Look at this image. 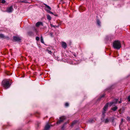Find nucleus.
<instances>
[{
  "label": "nucleus",
  "mask_w": 130,
  "mask_h": 130,
  "mask_svg": "<svg viewBox=\"0 0 130 130\" xmlns=\"http://www.w3.org/2000/svg\"><path fill=\"white\" fill-rule=\"evenodd\" d=\"M69 103H65V106L66 107H68L69 106Z\"/></svg>",
  "instance_id": "nucleus-22"
},
{
  "label": "nucleus",
  "mask_w": 130,
  "mask_h": 130,
  "mask_svg": "<svg viewBox=\"0 0 130 130\" xmlns=\"http://www.w3.org/2000/svg\"><path fill=\"white\" fill-rule=\"evenodd\" d=\"M2 84L3 87L6 89L9 88L10 85L9 81L7 79L4 80L2 82Z\"/></svg>",
  "instance_id": "nucleus-1"
},
{
  "label": "nucleus",
  "mask_w": 130,
  "mask_h": 130,
  "mask_svg": "<svg viewBox=\"0 0 130 130\" xmlns=\"http://www.w3.org/2000/svg\"><path fill=\"white\" fill-rule=\"evenodd\" d=\"M41 43H44V42L43 41V37L42 36H41Z\"/></svg>",
  "instance_id": "nucleus-16"
},
{
  "label": "nucleus",
  "mask_w": 130,
  "mask_h": 130,
  "mask_svg": "<svg viewBox=\"0 0 130 130\" xmlns=\"http://www.w3.org/2000/svg\"><path fill=\"white\" fill-rule=\"evenodd\" d=\"M104 95H103L102 96H101V98H102V97H104Z\"/></svg>",
  "instance_id": "nucleus-32"
},
{
  "label": "nucleus",
  "mask_w": 130,
  "mask_h": 130,
  "mask_svg": "<svg viewBox=\"0 0 130 130\" xmlns=\"http://www.w3.org/2000/svg\"><path fill=\"white\" fill-rule=\"evenodd\" d=\"M117 109V106H115L111 108V109L113 111H116Z\"/></svg>",
  "instance_id": "nucleus-12"
},
{
  "label": "nucleus",
  "mask_w": 130,
  "mask_h": 130,
  "mask_svg": "<svg viewBox=\"0 0 130 130\" xmlns=\"http://www.w3.org/2000/svg\"><path fill=\"white\" fill-rule=\"evenodd\" d=\"M47 19L48 20H51V18L50 16V15L49 14H48L47 15Z\"/></svg>",
  "instance_id": "nucleus-13"
},
{
  "label": "nucleus",
  "mask_w": 130,
  "mask_h": 130,
  "mask_svg": "<svg viewBox=\"0 0 130 130\" xmlns=\"http://www.w3.org/2000/svg\"><path fill=\"white\" fill-rule=\"evenodd\" d=\"M76 122V121H74L72 123V126L74 124H75Z\"/></svg>",
  "instance_id": "nucleus-24"
},
{
  "label": "nucleus",
  "mask_w": 130,
  "mask_h": 130,
  "mask_svg": "<svg viewBox=\"0 0 130 130\" xmlns=\"http://www.w3.org/2000/svg\"><path fill=\"white\" fill-rule=\"evenodd\" d=\"M108 103H106L105 105V106L103 108L104 111L103 112V114L104 115L105 113V112L108 108Z\"/></svg>",
  "instance_id": "nucleus-5"
},
{
  "label": "nucleus",
  "mask_w": 130,
  "mask_h": 130,
  "mask_svg": "<svg viewBox=\"0 0 130 130\" xmlns=\"http://www.w3.org/2000/svg\"><path fill=\"white\" fill-rule=\"evenodd\" d=\"M50 127V126L47 123L45 126V130H48L49 129Z\"/></svg>",
  "instance_id": "nucleus-9"
},
{
  "label": "nucleus",
  "mask_w": 130,
  "mask_h": 130,
  "mask_svg": "<svg viewBox=\"0 0 130 130\" xmlns=\"http://www.w3.org/2000/svg\"><path fill=\"white\" fill-rule=\"evenodd\" d=\"M62 47L64 48H65L67 47V44L65 42H63L62 43Z\"/></svg>",
  "instance_id": "nucleus-11"
},
{
  "label": "nucleus",
  "mask_w": 130,
  "mask_h": 130,
  "mask_svg": "<svg viewBox=\"0 0 130 130\" xmlns=\"http://www.w3.org/2000/svg\"><path fill=\"white\" fill-rule=\"evenodd\" d=\"M97 24L99 26H101V22L99 20H98L97 21Z\"/></svg>",
  "instance_id": "nucleus-14"
},
{
  "label": "nucleus",
  "mask_w": 130,
  "mask_h": 130,
  "mask_svg": "<svg viewBox=\"0 0 130 130\" xmlns=\"http://www.w3.org/2000/svg\"><path fill=\"white\" fill-rule=\"evenodd\" d=\"M109 120L107 118L106 119L105 121V123H107L109 122Z\"/></svg>",
  "instance_id": "nucleus-17"
},
{
  "label": "nucleus",
  "mask_w": 130,
  "mask_h": 130,
  "mask_svg": "<svg viewBox=\"0 0 130 130\" xmlns=\"http://www.w3.org/2000/svg\"><path fill=\"white\" fill-rule=\"evenodd\" d=\"M4 35L3 34H0V37L1 38H4Z\"/></svg>",
  "instance_id": "nucleus-19"
},
{
  "label": "nucleus",
  "mask_w": 130,
  "mask_h": 130,
  "mask_svg": "<svg viewBox=\"0 0 130 130\" xmlns=\"http://www.w3.org/2000/svg\"><path fill=\"white\" fill-rule=\"evenodd\" d=\"M113 47L114 48L117 49H119L121 47V44L119 41H116L113 43Z\"/></svg>",
  "instance_id": "nucleus-2"
},
{
  "label": "nucleus",
  "mask_w": 130,
  "mask_h": 130,
  "mask_svg": "<svg viewBox=\"0 0 130 130\" xmlns=\"http://www.w3.org/2000/svg\"><path fill=\"white\" fill-rule=\"evenodd\" d=\"M51 26L52 27H54L55 26L53 24H51Z\"/></svg>",
  "instance_id": "nucleus-27"
},
{
  "label": "nucleus",
  "mask_w": 130,
  "mask_h": 130,
  "mask_svg": "<svg viewBox=\"0 0 130 130\" xmlns=\"http://www.w3.org/2000/svg\"><path fill=\"white\" fill-rule=\"evenodd\" d=\"M55 26L54 27L56 28L58 27V26H57L56 25H54Z\"/></svg>",
  "instance_id": "nucleus-30"
},
{
  "label": "nucleus",
  "mask_w": 130,
  "mask_h": 130,
  "mask_svg": "<svg viewBox=\"0 0 130 130\" xmlns=\"http://www.w3.org/2000/svg\"><path fill=\"white\" fill-rule=\"evenodd\" d=\"M49 13L50 14H53V12L51 11H49Z\"/></svg>",
  "instance_id": "nucleus-28"
},
{
  "label": "nucleus",
  "mask_w": 130,
  "mask_h": 130,
  "mask_svg": "<svg viewBox=\"0 0 130 130\" xmlns=\"http://www.w3.org/2000/svg\"><path fill=\"white\" fill-rule=\"evenodd\" d=\"M128 130H130V129H129Z\"/></svg>",
  "instance_id": "nucleus-34"
},
{
  "label": "nucleus",
  "mask_w": 130,
  "mask_h": 130,
  "mask_svg": "<svg viewBox=\"0 0 130 130\" xmlns=\"http://www.w3.org/2000/svg\"><path fill=\"white\" fill-rule=\"evenodd\" d=\"M123 121V119H121V122H122Z\"/></svg>",
  "instance_id": "nucleus-33"
},
{
  "label": "nucleus",
  "mask_w": 130,
  "mask_h": 130,
  "mask_svg": "<svg viewBox=\"0 0 130 130\" xmlns=\"http://www.w3.org/2000/svg\"><path fill=\"white\" fill-rule=\"evenodd\" d=\"M127 99L128 100V102L130 101V95L128 96Z\"/></svg>",
  "instance_id": "nucleus-21"
},
{
  "label": "nucleus",
  "mask_w": 130,
  "mask_h": 130,
  "mask_svg": "<svg viewBox=\"0 0 130 130\" xmlns=\"http://www.w3.org/2000/svg\"><path fill=\"white\" fill-rule=\"evenodd\" d=\"M79 9L80 11H83L85 10V8L81 6L79 7Z\"/></svg>",
  "instance_id": "nucleus-10"
},
{
  "label": "nucleus",
  "mask_w": 130,
  "mask_h": 130,
  "mask_svg": "<svg viewBox=\"0 0 130 130\" xmlns=\"http://www.w3.org/2000/svg\"><path fill=\"white\" fill-rule=\"evenodd\" d=\"M127 120L130 121V117H129L127 116Z\"/></svg>",
  "instance_id": "nucleus-23"
},
{
  "label": "nucleus",
  "mask_w": 130,
  "mask_h": 130,
  "mask_svg": "<svg viewBox=\"0 0 130 130\" xmlns=\"http://www.w3.org/2000/svg\"><path fill=\"white\" fill-rule=\"evenodd\" d=\"M46 8H48V9H49L50 10L51 9V8L50 7H49L47 5L46 6Z\"/></svg>",
  "instance_id": "nucleus-25"
},
{
  "label": "nucleus",
  "mask_w": 130,
  "mask_h": 130,
  "mask_svg": "<svg viewBox=\"0 0 130 130\" xmlns=\"http://www.w3.org/2000/svg\"><path fill=\"white\" fill-rule=\"evenodd\" d=\"M36 26L37 27H39L40 26H43V23L41 22H37L36 24Z\"/></svg>",
  "instance_id": "nucleus-6"
},
{
  "label": "nucleus",
  "mask_w": 130,
  "mask_h": 130,
  "mask_svg": "<svg viewBox=\"0 0 130 130\" xmlns=\"http://www.w3.org/2000/svg\"><path fill=\"white\" fill-rule=\"evenodd\" d=\"M13 39L17 41H19L21 40V38L19 37L15 36L13 37Z\"/></svg>",
  "instance_id": "nucleus-7"
},
{
  "label": "nucleus",
  "mask_w": 130,
  "mask_h": 130,
  "mask_svg": "<svg viewBox=\"0 0 130 130\" xmlns=\"http://www.w3.org/2000/svg\"><path fill=\"white\" fill-rule=\"evenodd\" d=\"M66 117L64 116H62L60 117L59 120L58 121L57 123V124H59L62 122L65 119Z\"/></svg>",
  "instance_id": "nucleus-3"
},
{
  "label": "nucleus",
  "mask_w": 130,
  "mask_h": 130,
  "mask_svg": "<svg viewBox=\"0 0 130 130\" xmlns=\"http://www.w3.org/2000/svg\"><path fill=\"white\" fill-rule=\"evenodd\" d=\"M13 10L12 6H11L7 8L6 9V11L8 12H11Z\"/></svg>",
  "instance_id": "nucleus-4"
},
{
  "label": "nucleus",
  "mask_w": 130,
  "mask_h": 130,
  "mask_svg": "<svg viewBox=\"0 0 130 130\" xmlns=\"http://www.w3.org/2000/svg\"><path fill=\"white\" fill-rule=\"evenodd\" d=\"M47 51L48 53L50 54H51L52 52L51 51L49 50H47Z\"/></svg>",
  "instance_id": "nucleus-20"
},
{
  "label": "nucleus",
  "mask_w": 130,
  "mask_h": 130,
  "mask_svg": "<svg viewBox=\"0 0 130 130\" xmlns=\"http://www.w3.org/2000/svg\"><path fill=\"white\" fill-rule=\"evenodd\" d=\"M28 34L29 36H31L32 34V32L30 31H29L28 32Z\"/></svg>",
  "instance_id": "nucleus-15"
},
{
  "label": "nucleus",
  "mask_w": 130,
  "mask_h": 130,
  "mask_svg": "<svg viewBox=\"0 0 130 130\" xmlns=\"http://www.w3.org/2000/svg\"><path fill=\"white\" fill-rule=\"evenodd\" d=\"M93 120H90V121H89L90 122H93Z\"/></svg>",
  "instance_id": "nucleus-29"
},
{
  "label": "nucleus",
  "mask_w": 130,
  "mask_h": 130,
  "mask_svg": "<svg viewBox=\"0 0 130 130\" xmlns=\"http://www.w3.org/2000/svg\"><path fill=\"white\" fill-rule=\"evenodd\" d=\"M6 1L5 0H2L1 1V3L3 4H4L5 3Z\"/></svg>",
  "instance_id": "nucleus-18"
},
{
  "label": "nucleus",
  "mask_w": 130,
  "mask_h": 130,
  "mask_svg": "<svg viewBox=\"0 0 130 130\" xmlns=\"http://www.w3.org/2000/svg\"><path fill=\"white\" fill-rule=\"evenodd\" d=\"M36 40L37 41H38L39 40V38L38 37H36Z\"/></svg>",
  "instance_id": "nucleus-26"
},
{
  "label": "nucleus",
  "mask_w": 130,
  "mask_h": 130,
  "mask_svg": "<svg viewBox=\"0 0 130 130\" xmlns=\"http://www.w3.org/2000/svg\"><path fill=\"white\" fill-rule=\"evenodd\" d=\"M118 101V100L117 99H115L113 100V102H110V106H111V105H112L113 104H114L116 103Z\"/></svg>",
  "instance_id": "nucleus-8"
},
{
  "label": "nucleus",
  "mask_w": 130,
  "mask_h": 130,
  "mask_svg": "<svg viewBox=\"0 0 130 130\" xmlns=\"http://www.w3.org/2000/svg\"><path fill=\"white\" fill-rule=\"evenodd\" d=\"M121 100L120 101H119V103H121Z\"/></svg>",
  "instance_id": "nucleus-31"
}]
</instances>
